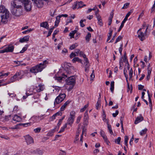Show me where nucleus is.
Returning a JSON list of instances; mask_svg holds the SVG:
<instances>
[{
	"mask_svg": "<svg viewBox=\"0 0 155 155\" xmlns=\"http://www.w3.org/2000/svg\"><path fill=\"white\" fill-rule=\"evenodd\" d=\"M49 61L48 59L45 60L42 63L31 68L30 71L34 74L41 72L46 67L47 64H48Z\"/></svg>",
	"mask_w": 155,
	"mask_h": 155,
	"instance_id": "1",
	"label": "nucleus"
},
{
	"mask_svg": "<svg viewBox=\"0 0 155 155\" xmlns=\"http://www.w3.org/2000/svg\"><path fill=\"white\" fill-rule=\"evenodd\" d=\"M0 13H2L1 15V22L3 23H6L9 17V12L5 7L2 5L0 6Z\"/></svg>",
	"mask_w": 155,
	"mask_h": 155,
	"instance_id": "2",
	"label": "nucleus"
},
{
	"mask_svg": "<svg viewBox=\"0 0 155 155\" xmlns=\"http://www.w3.org/2000/svg\"><path fill=\"white\" fill-rule=\"evenodd\" d=\"M24 75V72L22 71H17L15 74L11 78V82H13L16 81H18L22 78Z\"/></svg>",
	"mask_w": 155,
	"mask_h": 155,
	"instance_id": "3",
	"label": "nucleus"
},
{
	"mask_svg": "<svg viewBox=\"0 0 155 155\" xmlns=\"http://www.w3.org/2000/svg\"><path fill=\"white\" fill-rule=\"evenodd\" d=\"M67 85H70L68 90L70 91L71 89L74 86L75 82V78L74 76H71L68 78L66 80Z\"/></svg>",
	"mask_w": 155,
	"mask_h": 155,
	"instance_id": "4",
	"label": "nucleus"
},
{
	"mask_svg": "<svg viewBox=\"0 0 155 155\" xmlns=\"http://www.w3.org/2000/svg\"><path fill=\"white\" fill-rule=\"evenodd\" d=\"M66 97V95L65 94H60L55 99L54 102V106H56V104H59L62 102Z\"/></svg>",
	"mask_w": 155,
	"mask_h": 155,
	"instance_id": "5",
	"label": "nucleus"
},
{
	"mask_svg": "<svg viewBox=\"0 0 155 155\" xmlns=\"http://www.w3.org/2000/svg\"><path fill=\"white\" fill-rule=\"evenodd\" d=\"M22 5L19 0H13L11 2V8H22Z\"/></svg>",
	"mask_w": 155,
	"mask_h": 155,
	"instance_id": "6",
	"label": "nucleus"
},
{
	"mask_svg": "<svg viewBox=\"0 0 155 155\" xmlns=\"http://www.w3.org/2000/svg\"><path fill=\"white\" fill-rule=\"evenodd\" d=\"M11 11L12 14L16 16H20L22 13L21 8H11Z\"/></svg>",
	"mask_w": 155,
	"mask_h": 155,
	"instance_id": "7",
	"label": "nucleus"
},
{
	"mask_svg": "<svg viewBox=\"0 0 155 155\" xmlns=\"http://www.w3.org/2000/svg\"><path fill=\"white\" fill-rule=\"evenodd\" d=\"M64 67L67 75L71 73L72 70L73 69V67L71 64L67 63H64Z\"/></svg>",
	"mask_w": 155,
	"mask_h": 155,
	"instance_id": "8",
	"label": "nucleus"
},
{
	"mask_svg": "<svg viewBox=\"0 0 155 155\" xmlns=\"http://www.w3.org/2000/svg\"><path fill=\"white\" fill-rule=\"evenodd\" d=\"M75 112L74 111L70 112V117L67 120V124L71 125L73 123L75 117Z\"/></svg>",
	"mask_w": 155,
	"mask_h": 155,
	"instance_id": "9",
	"label": "nucleus"
},
{
	"mask_svg": "<svg viewBox=\"0 0 155 155\" xmlns=\"http://www.w3.org/2000/svg\"><path fill=\"white\" fill-rule=\"evenodd\" d=\"M34 5L38 8H42L44 5L43 1L47 2L48 0H32Z\"/></svg>",
	"mask_w": 155,
	"mask_h": 155,
	"instance_id": "10",
	"label": "nucleus"
},
{
	"mask_svg": "<svg viewBox=\"0 0 155 155\" xmlns=\"http://www.w3.org/2000/svg\"><path fill=\"white\" fill-rule=\"evenodd\" d=\"M76 30L72 31L69 34V35L70 36L71 38H79L80 36V34L79 33H77Z\"/></svg>",
	"mask_w": 155,
	"mask_h": 155,
	"instance_id": "11",
	"label": "nucleus"
},
{
	"mask_svg": "<svg viewBox=\"0 0 155 155\" xmlns=\"http://www.w3.org/2000/svg\"><path fill=\"white\" fill-rule=\"evenodd\" d=\"M14 46L12 45H10L3 50L4 53L5 52H12L14 50Z\"/></svg>",
	"mask_w": 155,
	"mask_h": 155,
	"instance_id": "12",
	"label": "nucleus"
},
{
	"mask_svg": "<svg viewBox=\"0 0 155 155\" xmlns=\"http://www.w3.org/2000/svg\"><path fill=\"white\" fill-rule=\"evenodd\" d=\"M30 121H32L30 122V123H27L25 124V125H27L28 126L30 125L31 123L32 122H38L39 121V119L38 116H34L32 117L31 119H30Z\"/></svg>",
	"mask_w": 155,
	"mask_h": 155,
	"instance_id": "13",
	"label": "nucleus"
},
{
	"mask_svg": "<svg viewBox=\"0 0 155 155\" xmlns=\"http://www.w3.org/2000/svg\"><path fill=\"white\" fill-rule=\"evenodd\" d=\"M44 86L43 85L40 84L37 86H36L33 89H32V91H36L38 93L41 91L44 90Z\"/></svg>",
	"mask_w": 155,
	"mask_h": 155,
	"instance_id": "14",
	"label": "nucleus"
},
{
	"mask_svg": "<svg viewBox=\"0 0 155 155\" xmlns=\"http://www.w3.org/2000/svg\"><path fill=\"white\" fill-rule=\"evenodd\" d=\"M25 138L27 144H30L33 143L34 140L33 138L29 135L25 136Z\"/></svg>",
	"mask_w": 155,
	"mask_h": 155,
	"instance_id": "15",
	"label": "nucleus"
},
{
	"mask_svg": "<svg viewBox=\"0 0 155 155\" xmlns=\"http://www.w3.org/2000/svg\"><path fill=\"white\" fill-rule=\"evenodd\" d=\"M24 4V6L25 10L27 11H29L31 10V2L29 1L23 4Z\"/></svg>",
	"mask_w": 155,
	"mask_h": 155,
	"instance_id": "16",
	"label": "nucleus"
},
{
	"mask_svg": "<svg viewBox=\"0 0 155 155\" xmlns=\"http://www.w3.org/2000/svg\"><path fill=\"white\" fill-rule=\"evenodd\" d=\"M25 94V95H23L22 97V99H25L28 96L33 94V93L32 91V89L31 88L29 90H27Z\"/></svg>",
	"mask_w": 155,
	"mask_h": 155,
	"instance_id": "17",
	"label": "nucleus"
},
{
	"mask_svg": "<svg viewBox=\"0 0 155 155\" xmlns=\"http://www.w3.org/2000/svg\"><path fill=\"white\" fill-rule=\"evenodd\" d=\"M88 116L87 111L86 110L84 114V125H87L88 124Z\"/></svg>",
	"mask_w": 155,
	"mask_h": 155,
	"instance_id": "18",
	"label": "nucleus"
},
{
	"mask_svg": "<svg viewBox=\"0 0 155 155\" xmlns=\"http://www.w3.org/2000/svg\"><path fill=\"white\" fill-rule=\"evenodd\" d=\"M12 120L13 121L15 122V123H16L21 121L22 120V119L20 116L15 114L14 115Z\"/></svg>",
	"mask_w": 155,
	"mask_h": 155,
	"instance_id": "19",
	"label": "nucleus"
},
{
	"mask_svg": "<svg viewBox=\"0 0 155 155\" xmlns=\"http://www.w3.org/2000/svg\"><path fill=\"white\" fill-rule=\"evenodd\" d=\"M84 60L85 61V71H87L88 70L90 67V64L88 62V60L87 58L84 59Z\"/></svg>",
	"mask_w": 155,
	"mask_h": 155,
	"instance_id": "20",
	"label": "nucleus"
},
{
	"mask_svg": "<svg viewBox=\"0 0 155 155\" xmlns=\"http://www.w3.org/2000/svg\"><path fill=\"white\" fill-rule=\"evenodd\" d=\"M143 118L142 116L141 115H140L136 118L134 122V124H137L143 120Z\"/></svg>",
	"mask_w": 155,
	"mask_h": 155,
	"instance_id": "21",
	"label": "nucleus"
},
{
	"mask_svg": "<svg viewBox=\"0 0 155 155\" xmlns=\"http://www.w3.org/2000/svg\"><path fill=\"white\" fill-rule=\"evenodd\" d=\"M96 17L98 21V24L100 26H102L103 25V23L101 17L99 14H97V12L96 13Z\"/></svg>",
	"mask_w": 155,
	"mask_h": 155,
	"instance_id": "22",
	"label": "nucleus"
},
{
	"mask_svg": "<svg viewBox=\"0 0 155 155\" xmlns=\"http://www.w3.org/2000/svg\"><path fill=\"white\" fill-rule=\"evenodd\" d=\"M86 129L84 128H83L82 129V133L81 136V138L79 141L80 144L81 145L83 143V135H84L85 136L86 135Z\"/></svg>",
	"mask_w": 155,
	"mask_h": 155,
	"instance_id": "23",
	"label": "nucleus"
},
{
	"mask_svg": "<svg viewBox=\"0 0 155 155\" xmlns=\"http://www.w3.org/2000/svg\"><path fill=\"white\" fill-rule=\"evenodd\" d=\"M141 29H139L137 31L138 37L139 38H146V35L143 32L140 31Z\"/></svg>",
	"mask_w": 155,
	"mask_h": 155,
	"instance_id": "24",
	"label": "nucleus"
},
{
	"mask_svg": "<svg viewBox=\"0 0 155 155\" xmlns=\"http://www.w3.org/2000/svg\"><path fill=\"white\" fill-rule=\"evenodd\" d=\"M33 93L34 95L33 97L35 99H36L37 100L35 101V102H36L38 101L39 100V98L40 96V94L38 93H34L35 92L33 91Z\"/></svg>",
	"mask_w": 155,
	"mask_h": 155,
	"instance_id": "25",
	"label": "nucleus"
},
{
	"mask_svg": "<svg viewBox=\"0 0 155 155\" xmlns=\"http://www.w3.org/2000/svg\"><path fill=\"white\" fill-rule=\"evenodd\" d=\"M70 102V101L68 100L66 101L61 107L60 109L61 110V111H64L65 109L66 106L69 104Z\"/></svg>",
	"mask_w": 155,
	"mask_h": 155,
	"instance_id": "26",
	"label": "nucleus"
},
{
	"mask_svg": "<svg viewBox=\"0 0 155 155\" xmlns=\"http://www.w3.org/2000/svg\"><path fill=\"white\" fill-rule=\"evenodd\" d=\"M40 26L41 27L47 29L49 28V25L47 22H43L40 24Z\"/></svg>",
	"mask_w": 155,
	"mask_h": 155,
	"instance_id": "27",
	"label": "nucleus"
},
{
	"mask_svg": "<svg viewBox=\"0 0 155 155\" xmlns=\"http://www.w3.org/2000/svg\"><path fill=\"white\" fill-rule=\"evenodd\" d=\"M67 77H68V75H66L65 74H63L62 77H56V79L59 82H61L63 78H65Z\"/></svg>",
	"mask_w": 155,
	"mask_h": 155,
	"instance_id": "28",
	"label": "nucleus"
},
{
	"mask_svg": "<svg viewBox=\"0 0 155 155\" xmlns=\"http://www.w3.org/2000/svg\"><path fill=\"white\" fill-rule=\"evenodd\" d=\"M72 61L73 63H75L76 61H77L78 62H80L81 64H82V61L78 57H76L72 59Z\"/></svg>",
	"mask_w": 155,
	"mask_h": 155,
	"instance_id": "29",
	"label": "nucleus"
},
{
	"mask_svg": "<svg viewBox=\"0 0 155 155\" xmlns=\"http://www.w3.org/2000/svg\"><path fill=\"white\" fill-rule=\"evenodd\" d=\"M60 18L58 16L56 18V20L55 22L54 26L55 27H56L58 26L59 23L60 21Z\"/></svg>",
	"mask_w": 155,
	"mask_h": 155,
	"instance_id": "30",
	"label": "nucleus"
},
{
	"mask_svg": "<svg viewBox=\"0 0 155 155\" xmlns=\"http://www.w3.org/2000/svg\"><path fill=\"white\" fill-rule=\"evenodd\" d=\"M147 131V129L145 128L144 129H143L141 130L140 132V134L141 136H143V135L145 134Z\"/></svg>",
	"mask_w": 155,
	"mask_h": 155,
	"instance_id": "31",
	"label": "nucleus"
},
{
	"mask_svg": "<svg viewBox=\"0 0 155 155\" xmlns=\"http://www.w3.org/2000/svg\"><path fill=\"white\" fill-rule=\"evenodd\" d=\"M114 81H112L110 83V90L112 93H113L114 89Z\"/></svg>",
	"mask_w": 155,
	"mask_h": 155,
	"instance_id": "32",
	"label": "nucleus"
},
{
	"mask_svg": "<svg viewBox=\"0 0 155 155\" xmlns=\"http://www.w3.org/2000/svg\"><path fill=\"white\" fill-rule=\"evenodd\" d=\"M78 45V44L77 43H75L70 46L69 48V49L71 50H72L75 48H76V47H77Z\"/></svg>",
	"mask_w": 155,
	"mask_h": 155,
	"instance_id": "33",
	"label": "nucleus"
},
{
	"mask_svg": "<svg viewBox=\"0 0 155 155\" xmlns=\"http://www.w3.org/2000/svg\"><path fill=\"white\" fill-rule=\"evenodd\" d=\"M67 124H65L64 125V126L62 127H61L60 130L58 132V133H60L63 132L64 131L65 128H66L67 127Z\"/></svg>",
	"mask_w": 155,
	"mask_h": 155,
	"instance_id": "34",
	"label": "nucleus"
},
{
	"mask_svg": "<svg viewBox=\"0 0 155 155\" xmlns=\"http://www.w3.org/2000/svg\"><path fill=\"white\" fill-rule=\"evenodd\" d=\"M28 47V45H25L24 47H23L22 50L20 51V53H23L26 50Z\"/></svg>",
	"mask_w": 155,
	"mask_h": 155,
	"instance_id": "35",
	"label": "nucleus"
},
{
	"mask_svg": "<svg viewBox=\"0 0 155 155\" xmlns=\"http://www.w3.org/2000/svg\"><path fill=\"white\" fill-rule=\"evenodd\" d=\"M107 125L108 129V130H109V131L110 133L111 134H113V132L112 130L111 129V125L109 124H108V125Z\"/></svg>",
	"mask_w": 155,
	"mask_h": 155,
	"instance_id": "36",
	"label": "nucleus"
},
{
	"mask_svg": "<svg viewBox=\"0 0 155 155\" xmlns=\"http://www.w3.org/2000/svg\"><path fill=\"white\" fill-rule=\"evenodd\" d=\"M79 55L80 57H82L84 58V59L85 58H87L86 55L84 54V53L82 51H80L78 55Z\"/></svg>",
	"mask_w": 155,
	"mask_h": 155,
	"instance_id": "37",
	"label": "nucleus"
},
{
	"mask_svg": "<svg viewBox=\"0 0 155 155\" xmlns=\"http://www.w3.org/2000/svg\"><path fill=\"white\" fill-rule=\"evenodd\" d=\"M88 104H87L85 105L83 108H81L80 109V112H82L83 111H84L86 110V109L88 107Z\"/></svg>",
	"mask_w": 155,
	"mask_h": 155,
	"instance_id": "38",
	"label": "nucleus"
},
{
	"mask_svg": "<svg viewBox=\"0 0 155 155\" xmlns=\"http://www.w3.org/2000/svg\"><path fill=\"white\" fill-rule=\"evenodd\" d=\"M133 74V71L131 68L129 71V76L130 79H131L132 77V75Z\"/></svg>",
	"mask_w": 155,
	"mask_h": 155,
	"instance_id": "39",
	"label": "nucleus"
},
{
	"mask_svg": "<svg viewBox=\"0 0 155 155\" xmlns=\"http://www.w3.org/2000/svg\"><path fill=\"white\" fill-rule=\"evenodd\" d=\"M128 140V138L127 136H125L124 137V144L125 145L127 146V142Z\"/></svg>",
	"mask_w": 155,
	"mask_h": 155,
	"instance_id": "40",
	"label": "nucleus"
},
{
	"mask_svg": "<svg viewBox=\"0 0 155 155\" xmlns=\"http://www.w3.org/2000/svg\"><path fill=\"white\" fill-rule=\"evenodd\" d=\"M77 56H78V54H76L75 53L72 52L70 54V57L71 59Z\"/></svg>",
	"mask_w": 155,
	"mask_h": 155,
	"instance_id": "41",
	"label": "nucleus"
},
{
	"mask_svg": "<svg viewBox=\"0 0 155 155\" xmlns=\"http://www.w3.org/2000/svg\"><path fill=\"white\" fill-rule=\"evenodd\" d=\"M123 47V44L122 43L120 44V47L119 48V53L121 55L122 54V51Z\"/></svg>",
	"mask_w": 155,
	"mask_h": 155,
	"instance_id": "42",
	"label": "nucleus"
},
{
	"mask_svg": "<svg viewBox=\"0 0 155 155\" xmlns=\"http://www.w3.org/2000/svg\"><path fill=\"white\" fill-rule=\"evenodd\" d=\"M95 77L94 71H92V73L90 75V80H92Z\"/></svg>",
	"mask_w": 155,
	"mask_h": 155,
	"instance_id": "43",
	"label": "nucleus"
},
{
	"mask_svg": "<svg viewBox=\"0 0 155 155\" xmlns=\"http://www.w3.org/2000/svg\"><path fill=\"white\" fill-rule=\"evenodd\" d=\"M121 140V138L120 137H118L117 139L115 140V142L116 143H117L118 144H120Z\"/></svg>",
	"mask_w": 155,
	"mask_h": 155,
	"instance_id": "44",
	"label": "nucleus"
},
{
	"mask_svg": "<svg viewBox=\"0 0 155 155\" xmlns=\"http://www.w3.org/2000/svg\"><path fill=\"white\" fill-rule=\"evenodd\" d=\"M46 116L45 114L38 116L39 119V121L43 119Z\"/></svg>",
	"mask_w": 155,
	"mask_h": 155,
	"instance_id": "45",
	"label": "nucleus"
},
{
	"mask_svg": "<svg viewBox=\"0 0 155 155\" xmlns=\"http://www.w3.org/2000/svg\"><path fill=\"white\" fill-rule=\"evenodd\" d=\"M150 64H149L148 66V67L147 68V70H148V74L149 75H150L151 74V68H150Z\"/></svg>",
	"mask_w": 155,
	"mask_h": 155,
	"instance_id": "46",
	"label": "nucleus"
},
{
	"mask_svg": "<svg viewBox=\"0 0 155 155\" xmlns=\"http://www.w3.org/2000/svg\"><path fill=\"white\" fill-rule=\"evenodd\" d=\"M33 30V29H30L26 30H25L23 31L22 32V33L23 34H27L31 31H32Z\"/></svg>",
	"mask_w": 155,
	"mask_h": 155,
	"instance_id": "47",
	"label": "nucleus"
},
{
	"mask_svg": "<svg viewBox=\"0 0 155 155\" xmlns=\"http://www.w3.org/2000/svg\"><path fill=\"white\" fill-rule=\"evenodd\" d=\"M9 74L10 73L9 72L3 74L2 72H1L2 78L3 77H7Z\"/></svg>",
	"mask_w": 155,
	"mask_h": 155,
	"instance_id": "48",
	"label": "nucleus"
},
{
	"mask_svg": "<svg viewBox=\"0 0 155 155\" xmlns=\"http://www.w3.org/2000/svg\"><path fill=\"white\" fill-rule=\"evenodd\" d=\"M130 3H125L123 7L122 8V9H125L129 5Z\"/></svg>",
	"mask_w": 155,
	"mask_h": 155,
	"instance_id": "49",
	"label": "nucleus"
},
{
	"mask_svg": "<svg viewBox=\"0 0 155 155\" xmlns=\"http://www.w3.org/2000/svg\"><path fill=\"white\" fill-rule=\"evenodd\" d=\"M100 105V101L98 100L96 104V108L97 110H98V108Z\"/></svg>",
	"mask_w": 155,
	"mask_h": 155,
	"instance_id": "50",
	"label": "nucleus"
},
{
	"mask_svg": "<svg viewBox=\"0 0 155 155\" xmlns=\"http://www.w3.org/2000/svg\"><path fill=\"white\" fill-rule=\"evenodd\" d=\"M81 117H82L81 116H79L77 117L76 120V123L77 124H78L80 122Z\"/></svg>",
	"mask_w": 155,
	"mask_h": 155,
	"instance_id": "51",
	"label": "nucleus"
},
{
	"mask_svg": "<svg viewBox=\"0 0 155 155\" xmlns=\"http://www.w3.org/2000/svg\"><path fill=\"white\" fill-rule=\"evenodd\" d=\"M112 34V31L111 30H110L109 31V33L108 35V38L107 39H110L111 36Z\"/></svg>",
	"mask_w": 155,
	"mask_h": 155,
	"instance_id": "52",
	"label": "nucleus"
},
{
	"mask_svg": "<svg viewBox=\"0 0 155 155\" xmlns=\"http://www.w3.org/2000/svg\"><path fill=\"white\" fill-rule=\"evenodd\" d=\"M119 111L117 110L115 111V113H114L112 114L113 116L114 117H116V116L118 114Z\"/></svg>",
	"mask_w": 155,
	"mask_h": 155,
	"instance_id": "53",
	"label": "nucleus"
},
{
	"mask_svg": "<svg viewBox=\"0 0 155 155\" xmlns=\"http://www.w3.org/2000/svg\"><path fill=\"white\" fill-rule=\"evenodd\" d=\"M100 134L101 136L102 137L106 136L104 131L102 130H101Z\"/></svg>",
	"mask_w": 155,
	"mask_h": 155,
	"instance_id": "54",
	"label": "nucleus"
},
{
	"mask_svg": "<svg viewBox=\"0 0 155 155\" xmlns=\"http://www.w3.org/2000/svg\"><path fill=\"white\" fill-rule=\"evenodd\" d=\"M68 52V50L64 48L62 51L61 53L63 54H65Z\"/></svg>",
	"mask_w": 155,
	"mask_h": 155,
	"instance_id": "55",
	"label": "nucleus"
},
{
	"mask_svg": "<svg viewBox=\"0 0 155 155\" xmlns=\"http://www.w3.org/2000/svg\"><path fill=\"white\" fill-rule=\"evenodd\" d=\"M72 22V21L71 18H70L69 17L68 18L67 20V22H66V25H67L69 23Z\"/></svg>",
	"mask_w": 155,
	"mask_h": 155,
	"instance_id": "56",
	"label": "nucleus"
},
{
	"mask_svg": "<svg viewBox=\"0 0 155 155\" xmlns=\"http://www.w3.org/2000/svg\"><path fill=\"white\" fill-rule=\"evenodd\" d=\"M54 27H53L52 28H51L50 29L49 31L48 32V36H49L51 35V33L52 32L53 30L54 29Z\"/></svg>",
	"mask_w": 155,
	"mask_h": 155,
	"instance_id": "57",
	"label": "nucleus"
},
{
	"mask_svg": "<svg viewBox=\"0 0 155 155\" xmlns=\"http://www.w3.org/2000/svg\"><path fill=\"white\" fill-rule=\"evenodd\" d=\"M60 114V113L58 112H57L55 114H54L52 116V118L53 119H55V117L57 115H59Z\"/></svg>",
	"mask_w": 155,
	"mask_h": 155,
	"instance_id": "58",
	"label": "nucleus"
},
{
	"mask_svg": "<svg viewBox=\"0 0 155 155\" xmlns=\"http://www.w3.org/2000/svg\"><path fill=\"white\" fill-rule=\"evenodd\" d=\"M59 154L60 155H66V153L63 150H61L59 153Z\"/></svg>",
	"mask_w": 155,
	"mask_h": 155,
	"instance_id": "59",
	"label": "nucleus"
},
{
	"mask_svg": "<svg viewBox=\"0 0 155 155\" xmlns=\"http://www.w3.org/2000/svg\"><path fill=\"white\" fill-rule=\"evenodd\" d=\"M83 2L81 1L79 2L78 4V5L79 6V8H81L83 7Z\"/></svg>",
	"mask_w": 155,
	"mask_h": 155,
	"instance_id": "60",
	"label": "nucleus"
},
{
	"mask_svg": "<svg viewBox=\"0 0 155 155\" xmlns=\"http://www.w3.org/2000/svg\"><path fill=\"white\" fill-rule=\"evenodd\" d=\"M41 129L40 128H38L34 129V131L35 133H38L40 132Z\"/></svg>",
	"mask_w": 155,
	"mask_h": 155,
	"instance_id": "61",
	"label": "nucleus"
},
{
	"mask_svg": "<svg viewBox=\"0 0 155 155\" xmlns=\"http://www.w3.org/2000/svg\"><path fill=\"white\" fill-rule=\"evenodd\" d=\"M91 37V35L90 33H88L86 36L85 39H89Z\"/></svg>",
	"mask_w": 155,
	"mask_h": 155,
	"instance_id": "62",
	"label": "nucleus"
},
{
	"mask_svg": "<svg viewBox=\"0 0 155 155\" xmlns=\"http://www.w3.org/2000/svg\"><path fill=\"white\" fill-rule=\"evenodd\" d=\"M63 45V43L62 42H61V43H60L57 46V48L58 50H60V48L61 46Z\"/></svg>",
	"mask_w": 155,
	"mask_h": 155,
	"instance_id": "63",
	"label": "nucleus"
},
{
	"mask_svg": "<svg viewBox=\"0 0 155 155\" xmlns=\"http://www.w3.org/2000/svg\"><path fill=\"white\" fill-rule=\"evenodd\" d=\"M45 95L46 96L45 97V99L46 101H47L48 100V99H49V98L50 97V95H49V94H47L46 93L45 94Z\"/></svg>",
	"mask_w": 155,
	"mask_h": 155,
	"instance_id": "64",
	"label": "nucleus"
}]
</instances>
